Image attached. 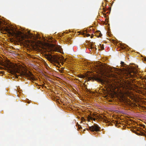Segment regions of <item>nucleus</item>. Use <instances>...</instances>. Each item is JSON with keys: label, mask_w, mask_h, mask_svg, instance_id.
Returning a JSON list of instances; mask_svg holds the SVG:
<instances>
[{"label": "nucleus", "mask_w": 146, "mask_h": 146, "mask_svg": "<svg viewBox=\"0 0 146 146\" xmlns=\"http://www.w3.org/2000/svg\"><path fill=\"white\" fill-rule=\"evenodd\" d=\"M96 69L98 70L100 74L97 75H94L92 76H88L87 78L88 80H92L98 82H101L102 84L107 82L108 81L107 78L110 77L111 75L104 69L102 66L97 65Z\"/></svg>", "instance_id": "f257e3e1"}, {"label": "nucleus", "mask_w": 146, "mask_h": 146, "mask_svg": "<svg viewBox=\"0 0 146 146\" xmlns=\"http://www.w3.org/2000/svg\"><path fill=\"white\" fill-rule=\"evenodd\" d=\"M19 43L23 45H29L30 42L28 40V38L31 36L32 37L33 35L30 32L27 34L24 31L19 28Z\"/></svg>", "instance_id": "f03ea898"}, {"label": "nucleus", "mask_w": 146, "mask_h": 146, "mask_svg": "<svg viewBox=\"0 0 146 146\" xmlns=\"http://www.w3.org/2000/svg\"><path fill=\"white\" fill-rule=\"evenodd\" d=\"M6 69L8 70L14 75V78L18 79V76L16 74L18 73V66L16 63H12L10 62H8L5 66Z\"/></svg>", "instance_id": "7ed1b4c3"}, {"label": "nucleus", "mask_w": 146, "mask_h": 146, "mask_svg": "<svg viewBox=\"0 0 146 146\" xmlns=\"http://www.w3.org/2000/svg\"><path fill=\"white\" fill-rule=\"evenodd\" d=\"M19 76L22 77L25 76L28 78V79L31 80H35L33 74L30 72H27L25 69L24 66L19 64Z\"/></svg>", "instance_id": "20e7f679"}, {"label": "nucleus", "mask_w": 146, "mask_h": 146, "mask_svg": "<svg viewBox=\"0 0 146 146\" xmlns=\"http://www.w3.org/2000/svg\"><path fill=\"white\" fill-rule=\"evenodd\" d=\"M46 58L49 61L51 62L52 63L53 62L59 63L60 58L57 55H52L51 54L46 55Z\"/></svg>", "instance_id": "39448f33"}, {"label": "nucleus", "mask_w": 146, "mask_h": 146, "mask_svg": "<svg viewBox=\"0 0 146 146\" xmlns=\"http://www.w3.org/2000/svg\"><path fill=\"white\" fill-rule=\"evenodd\" d=\"M9 34L11 36H13L14 38V43L15 44H18V32L15 30H11L10 31L8 30Z\"/></svg>", "instance_id": "423d86ee"}, {"label": "nucleus", "mask_w": 146, "mask_h": 146, "mask_svg": "<svg viewBox=\"0 0 146 146\" xmlns=\"http://www.w3.org/2000/svg\"><path fill=\"white\" fill-rule=\"evenodd\" d=\"M100 127L98 125L96 124L91 126L89 127L88 128L85 129H84V131H86V129L87 130H90L92 131H100Z\"/></svg>", "instance_id": "0eeeda50"}, {"label": "nucleus", "mask_w": 146, "mask_h": 146, "mask_svg": "<svg viewBox=\"0 0 146 146\" xmlns=\"http://www.w3.org/2000/svg\"><path fill=\"white\" fill-rule=\"evenodd\" d=\"M134 69L135 68L134 67L131 68H126L125 70L126 72H127L129 76L132 77L133 75L131 74V73H133V74H134L135 73V72L134 71Z\"/></svg>", "instance_id": "6e6552de"}, {"label": "nucleus", "mask_w": 146, "mask_h": 146, "mask_svg": "<svg viewBox=\"0 0 146 146\" xmlns=\"http://www.w3.org/2000/svg\"><path fill=\"white\" fill-rule=\"evenodd\" d=\"M60 46H54L52 49L54 51L56 52H59L60 50Z\"/></svg>", "instance_id": "1a4fd4ad"}, {"label": "nucleus", "mask_w": 146, "mask_h": 146, "mask_svg": "<svg viewBox=\"0 0 146 146\" xmlns=\"http://www.w3.org/2000/svg\"><path fill=\"white\" fill-rule=\"evenodd\" d=\"M95 35L98 37H101L102 36V35L100 31H98L96 33Z\"/></svg>", "instance_id": "9d476101"}, {"label": "nucleus", "mask_w": 146, "mask_h": 146, "mask_svg": "<svg viewBox=\"0 0 146 146\" xmlns=\"http://www.w3.org/2000/svg\"><path fill=\"white\" fill-rule=\"evenodd\" d=\"M88 120H93L94 121H95L96 119L95 118L90 116H89L88 117Z\"/></svg>", "instance_id": "9b49d317"}, {"label": "nucleus", "mask_w": 146, "mask_h": 146, "mask_svg": "<svg viewBox=\"0 0 146 146\" xmlns=\"http://www.w3.org/2000/svg\"><path fill=\"white\" fill-rule=\"evenodd\" d=\"M78 77L82 78H85V76L84 75L81 74L78 75Z\"/></svg>", "instance_id": "f8f14e48"}, {"label": "nucleus", "mask_w": 146, "mask_h": 146, "mask_svg": "<svg viewBox=\"0 0 146 146\" xmlns=\"http://www.w3.org/2000/svg\"><path fill=\"white\" fill-rule=\"evenodd\" d=\"M121 64L123 66H124V65H126L125 64H124V62H122V61L121 62Z\"/></svg>", "instance_id": "ddd939ff"}, {"label": "nucleus", "mask_w": 146, "mask_h": 146, "mask_svg": "<svg viewBox=\"0 0 146 146\" xmlns=\"http://www.w3.org/2000/svg\"><path fill=\"white\" fill-rule=\"evenodd\" d=\"M133 132L134 133H135V134H136L137 135H140V133H138L135 130H134V131H133Z\"/></svg>", "instance_id": "4468645a"}, {"label": "nucleus", "mask_w": 146, "mask_h": 146, "mask_svg": "<svg viewBox=\"0 0 146 146\" xmlns=\"http://www.w3.org/2000/svg\"><path fill=\"white\" fill-rule=\"evenodd\" d=\"M92 49L93 47L92 46H90V48H89V49L90 51H92Z\"/></svg>", "instance_id": "2eb2a0df"}, {"label": "nucleus", "mask_w": 146, "mask_h": 146, "mask_svg": "<svg viewBox=\"0 0 146 146\" xmlns=\"http://www.w3.org/2000/svg\"><path fill=\"white\" fill-rule=\"evenodd\" d=\"M86 36L87 37H88L90 36V35L89 34H86Z\"/></svg>", "instance_id": "dca6fc26"}, {"label": "nucleus", "mask_w": 146, "mask_h": 146, "mask_svg": "<svg viewBox=\"0 0 146 146\" xmlns=\"http://www.w3.org/2000/svg\"><path fill=\"white\" fill-rule=\"evenodd\" d=\"M78 125V127L79 128V129H82V127L81 126L79 125Z\"/></svg>", "instance_id": "f3484780"}, {"label": "nucleus", "mask_w": 146, "mask_h": 146, "mask_svg": "<svg viewBox=\"0 0 146 146\" xmlns=\"http://www.w3.org/2000/svg\"><path fill=\"white\" fill-rule=\"evenodd\" d=\"M3 72L1 71L0 72V73H2V72Z\"/></svg>", "instance_id": "a211bd4d"}, {"label": "nucleus", "mask_w": 146, "mask_h": 146, "mask_svg": "<svg viewBox=\"0 0 146 146\" xmlns=\"http://www.w3.org/2000/svg\"><path fill=\"white\" fill-rule=\"evenodd\" d=\"M92 37H93V36H91V38H92Z\"/></svg>", "instance_id": "6ab92c4d"}, {"label": "nucleus", "mask_w": 146, "mask_h": 146, "mask_svg": "<svg viewBox=\"0 0 146 146\" xmlns=\"http://www.w3.org/2000/svg\"><path fill=\"white\" fill-rule=\"evenodd\" d=\"M53 64L54 65L56 66V64H55L54 63Z\"/></svg>", "instance_id": "aec40b11"}, {"label": "nucleus", "mask_w": 146, "mask_h": 146, "mask_svg": "<svg viewBox=\"0 0 146 146\" xmlns=\"http://www.w3.org/2000/svg\"><path fill=\"white\" fill-rule=\"evenodd\" d=\"M16 92H17V90H16Z\"/></svg>", "instance_id": "412c9836"}, {"label": "nucleus", "mask_w": 146, "mask_h": 146, "mask_svg": "<svg viewBox=\"0 0 146 146\" xmlns=\"http://www.w3.org/2000/svg\"><path fill=\"white\" fill-rule=\"evenodd\" d=\"M16 92H17V90H16Z\"/></svg>", "instance_id": "4be33fe9"}, {"label": "nucleus", "mask_w": 146, "mask_h": 146, "mask_svg": "<svg viewBox=\"0 0 146 146\" xmlns=\"http://www.w3.org/2000/svg\"><path fill=\"white\" fill-rule=\"evenodd\" d=\"M20 88H19V89Z\"/></svg>", "instance_id": "5701e85b"}, {"label": "nucleus", "mask_w": 146, "mask_h": 146, "mask_svg": "<svg viewBox=\"0 0 146 146\" xmlns=\"http://www.w3.org/2000/svg\"><path fill=\"white\" fill-rule=\"evenodd\" d=\"M20 88H19V89Z\"/></svg>", "instance_id": "b1692460"}]
</instances>
